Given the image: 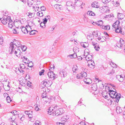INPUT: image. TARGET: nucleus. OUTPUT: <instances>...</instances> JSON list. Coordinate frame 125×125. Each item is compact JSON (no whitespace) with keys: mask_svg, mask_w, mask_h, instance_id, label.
I'll use <instances>...</instances> for the list:
<instances>
[{"mask_svg":"<svg viewBox=\"0 0 125 125\" xmlns=\"http://www.w3.org/2000/svg\"><path fill=\"white\" fill-rule=\"evenodd\" d=\"M92 35L91 34H88L87 38L89 40H92V38H90L91 37Z\"/></svg>","mask_w":125,"mask_h":125,"instance_id":"obj_49","label":"nucleus"},{"mask_svg":"<svg viewBox=\"0 0 125 125\" xmlns=\"http://www.w3.org/2000/svg\"><path fill=\"white\" fill-rule=\"evenodd\" d=\"M115 29V32L117 33H120L121 34H123L124 32L121 31V28L120 27H116L115 28H114Z\"/></svg>","mask_w":125,"mask_h":125,"instance_id":"obj_12","label":"nucleus"},{"mask_svg":"<svg viewBox=\"0 0 125 125\" xmlns=\"http://www.w3.org/2000/svg\"><path fill=\"white\" fill-rule=\"evenodd\" d=\"M81 45L82 46L85 48L88 46L89 44L88 42H81Z\"/></svg>","mask_w":125,"mask_h":125,"instance_id":"obj_20","label":"nucleus"},{"mask_svg":"<svg viewBox=\"0 0 125 125\" xmlns=\"http://www.w3.org/2000/svg\"><path fill=\"white\" fill-rule=\"evenodd\" d=\"M109 92L110 96L112 98H114L115 95L116 93L115 91L110 90L109 91Z\"/></svg>","mask_w":125,"mask_h":125,"instance_id":"obj_13","label":"nucleus"},{"mask_svg":"<svg viewBox=\"0 0 125 125\" xmlns=\"http://www.w3.org/2000/svg\"><path fill=\"white\" fill-rule=\"evenodd\" d=\"M64 123L57 122L56 123V125H64Z\"/></svg>","mask_w":125,"mask_h":125,"instance_id":"obj_63","label":"nucleus"},{"mask_svg":"<svg viewBox=\"0 0 125 125\" xmlns=\"http://www.w3.org/2000/svg\"><path fill=\"white\" fill-rule=\"evenodd\" d=\"M77 67L76 65L74 66L73 68V71L74 72H75L77 70Z\"/></svg>","mask_w":125,"mask_h":125,"instance_id":"obj_45","label":"nucleus"},{"mask_svg":"<svg viewBox=\"0 0 125 125\" xmlns=\"http://www.w3.org/2000/svg\"><path fill=\"white\" fill-rule=\"evenodd\" d=\"M92 6L93 7L96 8H98L99 7V3L96 1H94L91 4Z\"/></svg>","mask_w":125,"mask_h":125,"instance_id":"obj_15","label":"nucleus"},{"mask_svg":"<svg viewBox=\"0 0 125 125\" xmlns=\"http://www.w3.org/2000/svg\"><path fill=\"white\" fill-rule=\"evenodd\" d=\"M47 83L46 80H44L41 82V85H43L44 86H45L46 87L47 86Z\"/></svg>","mask_w":125,"mask_h":125,"instance_id":"obj_35","label":"nucleus"},{"mask_svg":"<svg viewBox=\"0 0 125 125\" xmlns=\"http://www.w3.org/2000/svg\"><path fill=\"white\" fill-rule=\"evenodd\" d=\"M116 111L118 114H120L121 113H122V111L121 108L119 106H117L116 107Z\"/></svg>","mask_w":125,"mask_h":125,"instance_id":"obj_24","label":"nucleus"},{"mask_svg":"<svg viewBox=\"0 0 125 125\" xmlns=\"http://www.w3.org/2000/svg\"><path fill=\"white\" fill-rule=\"evenodd\" d=\"M121 94H117L116 93L115 95L114 98L116 99V102L117 103L118 102L120 98Z\"/></svg>","mask_w":125,"mask_h":125,"instance_id":"obj_16","label":"nucleus"},{"mask_svg":"<svg viewBox=\"0 0 125 125\" xmlns=\"http://www.w3.org/2000/svg\"><path fill=\"white\" fill-rule=\"evenodd\" d=\"M68 119L69 118H62L61 119V121H62L63 123H64L63 122H66Z\"/></svg>","mask_w":125,"mask_h":125,"instance_id":"obj_51","label":"nucleus"},{"mask_svg":"<svg viewBox=\"0 0 125 125\" xmlns=\"http://www.w3.org/2000/svg\"><path fill=\"white\" fill-rule=\"evenodd\" d=\"M34 14L33 13H30V15H29V17L30 18H31L32 17H33L34 16Z\"/></svg>","mask_w":125,"mask_h":125,"instance_id":"obj_64","label":"nucleus"},{"mask_svg":"<svg viewBox=\"0 0 125 125\" xmlns=\"http://www.w3.org/2000/svg\"><path fill=\"white\" fill-rule=\"evenodd\" d=\"M15 120V119L14 118H10L9 119V120L12 122H12H14Z\"/></svg>","mask_w":125,"mask_h":125,"instance_id":"obj_60","label":"nucleus"},{"mask_svg":"<svg viewBox=\"0 0 125 125\" xmlns=\"http://www.w3.org/2000/svg\"><path fill=\"white\" fill-rule=\"evenodd\" d=\"M66 5L67 6L69 7L72 6L74 5L72 2L71 1H67L66 3Z\"/></svg>","mask_w":125,"mask_h":125,"instance_id":"obj_26","label":"nucleus"},{"mask_svg":"<svg viewBox=\"0 0 125 125\" xmlns=\"http://www.w3.org/2000/svg\"><path fill=\"white\" fill-rule=\"evenodd\" d=\"M46 80L47 84V86H50L52 84V82L51 81H48L47 80Z\"/></svg>","mask_w":125,"mask_h":125,"instance_id":"obj_32","label":"nucleus"},{"mask_svg":"<svg viewBox=\"0 0 125 125\" xmlns=\"http://www.w3.org/2000/svg\"><path fill=\"white\" fill-rule=\"evenodd\" d=\"M27 85L29 87H30L31 85V83L29 81L27 83Z\"/></svg>","mask_w":125,"mask_h":125,"instance_id":"obj_59","label":"nucleus"},{"mask_svg":"<svg viewBox=\"0 0 125 125\" xmlns=\"http://www.w3.org/2000/svg\"><path fill=\"white\" fill-rule=\"evenodd\" d=\"M3 42V38L2 37H0V44L2 45Z\"/></svg>","mask_w":125,"mask_h":125,"instance_id":"obj_52","label":"nucleus"},{"mask_svg":"<svg viewBox=\"0 0 125 125\" xmlns=\"http://www.w3.org/2000/svg\"><path fill=\"white\" fill-rule=\"evenodd\" d=\"M54 7L57 9L58 11L61 10L62 9V6L60 5L55 4L54 5Z\"/></svg>","mask_w":125,"mask_h":125,"instance_id":"obj_19","label":"nucleus"},{"mask_svg":"<svg viewBox=\"0 0 125 125\" xmlns=\"http://www.w3.org/2000/svg\"><path fill=\"white\" fill-rule=\"evenodd\" d=\"M8 27L10 28H11L13 26V24L12 21L10 19V20L8 21Z\"/></svg>","mask_w":125,"mask_h":125,"instance_id":"obj_23","label":"nucleus"},{"mask_svg":"<svg viewBox=\"0 0 125 125\" xmlns=\"http://www.w3.org/2000/svg\"><path fill=\"white\" fill-rule=\"evenodd\" d=\"M21 30L23 33L27 34L28 33V31L26 27H25L23 26L21 27Z\"/></svg>","mask_w":125,"mask_h":125,"instance_id":"obj_17","label":"nucleus"},{"mask_svg":"<svg viewBox=\"0 0 125 125\" xmlns=\"http://www.w3.org/2000/svg\"><path fill=\"white\" fill-rule=\"evenodd\" d=\"M44 70L43 69L39 73V74L40 76L42 75H43V73L44 72Z\"/></svg>","mask_w":125,"mask_h":125,"instance_id":"obj_53","label":"nucleus"},{"mask_svg":"<svg viewBox=\"0 0 125 125\" xmlns=\"http://www.w3.org/2000/svg\"><path fill=\"white\" fill-rule=\"evenodd\" d=\"M13 46L14 47V48H16V47H19L21 46V44L20 41L14 40H13V42H11L10 43V46L9 48H10L12 46Z\"/></svg>","mask_w":125,"mask_h":125,"instance_id":"obj_3","label":"nucleus"},{"mask_svg":"<svg viewBox=\"0 0 125 125\" xmlns=\"http://www.w3.org/2000/svg\"><path fill=\"white\" fill-rule=\"evenodd\" d=\"M13 32L14 33V34H18V32H17V30L15 29H14L12 30Z\"/></svg>","mask_w":125,"mask_h":125,"instance_id":"obj_62","label":"nucleus"},{"mask_svg":"<svg viewBox=\"0 0 125 125\" xmlns=\"http://www.w3.org/2000/svg\"><path fill=\"white\" fill-rule=\"evenodd\" d=\"M69 56L70 57L71 56H72V57H71V58H75L77 57V55L76 53H73V54L70 55H69Z\"/></svg>","mask_w":125,"mask_h":125,"instance_id":"obj_43","label":"nucleus"},{"mask_svg":"<svg viewBox=\"0 0 125 125\" xmlns=\"http://www.w3.org/2000/svg\"><path fill=\"white\" fill-rule=\"evenodd\" d=\"M88 63L87 66L93 69L94 68L95 66V64L94 61L92 60L88 61L87 62Z\"/></svg>","mask_w":125,"mask_h":125,"instance_id":"obj_8","label":"nucleus"},{"mask_svg":"<svg viewBox=\"0 0 125 125\" xmlns=\"http://www.w3.org/2000/svg\"><path fill=\"white\" fill-rule=\"evenodd\" d=\"M83 17V18L84 19V21L85 22H87V18L86 17V16L85 15H84Z\"/></svg>","mask_w":125,"mask_h":125,"instance_id":"obj_54","label":"nucleus"},{"mask_svg":"<svg viewBox=\"0 0 125 125\" xmlns=\"http://www.w3.org/2000/svg\"><path fill=\"white\" fill-rule=\"evenodd\" d=\"M46 23L43 21L41 22L40 24V26L43 28H44L45 27V24Z\"/></svg>","mask_w":125,"mask_h":125,"instance_id":"obj_33","label":"nucleus"},{"mask_svg":"<svg viewBox=\"0 0 125 125\" xmlns=\"http://www.w3.org/2000/svg\"><path fill=\"white\" fill-rule=\"evenodd\" d=\"M120 42L121 44L120 45L118 44V46H117L119 48H121L123 47V46H124V47H125V44L124 43V41L122 39H120Z\"/></svg>","mask_w":125,"mask_h":125,"instance_id":"obj_14","label":"nucleus"},{"mask_svg":"<svg viewBox=\"0 0 125 125\" xmlns=\"http://www.w3.org/2000/svg\"><path fill=\"white\" fill-rule=\"evenodd\" d=\"M101 28L103 29L109 30L110 29V26L109 25H103Z\"/></svg>","mask_w":125,"mask_h":125,"instance_id":"obj_28","label":"nucleus"},{"mask_svg":"<svg viewBox=\"0 0 125 125\" xmlns=\"http://www.w3.org/2000/svg\"><path fill=\"white\" fill-rule=\"evenodd\" d=\"M93 34V35L96 37L97 36H98V31H94Z\"/></svg>","mask_w":125,"mask_h":125,"instance_id":"obj_47","label":"nucleus"},{"mask_svg":"<svg viewBox=\"0 0 125 125\" xmlns=\"http://www.w3.org/2000/svg\"><path fill=\"white\" fill-rule=\"evenodd\" d=\"M30 111H25V114L27 115H28V117H31V116L30 115L31 114H30Z\"/></svg>","mask_w":125,"mask_h":125,"instance_id":"obj_44","label":"nucleus"},{"mask_svg":"<svg viewBox=\"0 0 125 125\" xmlns=\"http://www.w3.org/2000/svg\"><path fill=\"white\" fill-rule=\"evenodd\" d=\"M59 76L61 77H65L67 75V73L65 70L63 69L59 72Z\"/></svg>","mask_w":125,"mask_h":125,"instance_id":"obj_9","label":"nucleus"},{"mask_svg":"<svg viewBox=\"0 0 125 125\" xmlns=\"http://www.w3.org/2000/svg\"><path fill=\"white\" fill-rule=\"evenodd\" d=\"M26 19H21L20 21V22L22 24H24L25 23H26Z\"/></svg>","mask_w":125,"mask_h":125,"instance_id":"obj_42","label":"nucleus"},{"mask_svg":"<svg viewBox=\"0 0 125 125\" xmlns=\"http://www.w3.org/2000/svg\"><path fill=\"white\" fill-rule=\"evenodd\" d=\"M95 23L100 26L101 28L102 27V26H103V22L102 20H100L98 21H97L96 23Z\"/></svg>","mask_w":125,"mask_h":125,"instance_id":"obj_25","label":"nucleus"},{"mask_svg":"<svg viewBox=\"0 0 125 125\" xmlns=\"http://www.w3.org/2000/svg\"><path fill=\"white\" fill-rule=\"evenodd\" d=\"M44 12V11H39L37 13V15L40 17H42L43 15V12Z\"/></svg>","mask_w":125,"mask_h":125,"instance_id":"obj_30","label":"nucleus"},{"mask_svg":"<svg viewBox=\"0 0 125 125\" xmlns=\"http://www.w3.org/2000/svg\"><path fill=\"white\" fill-rule=\"evenodd\" d=\"M91 87L92 90L95 92L94 93H93L94 94H98L99 90H97V87L96 84L94 83L92 84V85Z\"/></svg>","mask_w":125,"mask_h":125,"instance_id":"obj_6","label":"nucleus"},{"mask_svg":"<svg viewBox=\"0 0 125 125\" xmlns=\"http://www.w3.org/2000/svg\"><path fill=\"white\" fill-rule=\"evenodd\" d=\"M88 15L91 16H94L95 15V14L93 12L91 11H88L87 13Z\"/></svg>","mask_w":125,"mask_h":125,"instance_id":"obj_31","label":"nucleus"},{"mask_svg":"<svg viewBox=\"0 0 125 125\" xmlns=\"http://www.w3.org/2000/svg\"><path fill=\"white\" fill-rule=\"evenodd\" d=\"M120 22L118 20H117L115 23H114L113 25V28H115L116 27H119V24Z\"/></svg>","mask_w":125,"mask_h":125,"instance_id":"obj_21","label":"nucleus"},{"mask_svg":"<svg viewBox=\"0 0 125 125\" xmlns=\"http://www.w3.org/2000/svg\"><path fill=\"white\" fill-rule=\"evenodd\" d=\"M47 75L50 80H53L56 78V75L52 72H48Z\"/></svg>","mask_w":125,"mask_h":125,"instance_id":"obj_7","label":"nucleus"},{"mask_svg":"<svg viewBox=\"0 0 125 125\" xmlns=\"http://www.w3.org/2000/svg\"><path fill=\"white\" fill-rule=\"evenodd\" d=\"M6 100L7 102L8 103H10L12 101L11 99L9 96H8L6 97Z\"/></svg>","mask_w":125,"mask_h":125,"instance_id":"obj_37","label":"nucleus"},{"mask_svg":"<svg viewBox=\"0 0 125 125\" xmlns=\"http://www.w3.org/2000/svg\"><path fill=\"white\" fill-rule=\"evenodd\" d=\"M36 32H37L36 30H31L30 32V34L31 35H34L35 34Z\"/></svg>","mask_w":125,"mask_h":125,"instance_id":"obj_39","label":"nucleus"},{"mask_svg":"<svg viewBox=\"0 0 125 125\" xmlns=\"http://www.w3.org/2000/svg\"><path fill=\"white\" fill-rule=\"evenodd\" d=\"M75 4L77 6H81V5H82L83 3L81 1H78L77 2H75Z\"/></svg>","mask_w":125,"mask_h":125,"instance_id":"obj_34","label":"nucleus"},{"mask_svg":"<svg viewBox=\"0 0 125 125\" xmlns=\"http://www.w3.org/2000/svg\"><path fill=\"white\" fill-rule=\"evenodd\" d=\"M42 97L44 101V103L46 104V103H49L50 102V100L46 96H44L43 94L42 95Z\"/></svg>","mask_w":125,"mask_h":125,"instance_id":"obj_10","label":"nucleus"},{"mask_svg":"<svg viewBox=\"0 0 125 125\" xmlns=\"http://www.w3.org/2000/svg\"><path fill=\"white\" fill-rule=\"evenodd\" d=\"M88 49H86L84 52V56H85V59L86 61L88 62V61H91L93 59V57L92 55H90L89 54V52H87Z\"/></svg>","mask_w":125,"mask_h":125,"instance_id":"obj_4","label":"nucleus"},{"mask_svg":"<svg viewBox=\"0 0 125 125\" xmlns=\"http://www.w3.org/2000/svg\"><path fill=\"white\" fill-rule=\"evenodd\" d=\"M37 4L36 5H34L32 7L33 9H35V8H38L39 9V6H38V5H39L40 4V1H39V2L38 3V0H37Z\"/></svg>","mask_w":125,"mask_h":125,"instance_id":"obj_27","label":"nucleus"},{"mask_svg":"<svg viewBox=\"0 0 125 125\" xmlns=\"http://www.w3.org/2000/svg\"><path fill=\"white\" fill-rule=\"evenodd\" d=\"M115 71V69H114L112 70L111 72L109 73V74H113L114 73Z\"/></svg>","mask_w":125,"mask_h":125,"instance_id":"obj_61","label":"nucleus"},{"mask_svg":"<svg viewBox=\"0 0 125 125\" xmlns=\"http://www.w3.org/2000/svg\"><path fill=\"white\" fill-rule=\"evenodd\" d=\"M111 0H102V2L104 4H106L110 2Z\"/></svg>","mask_w":125,"mask_h":125,"instance_id":"obj_48","label":"nucleus"},{"mask_svg":"<svg viewBox=\"0 0 125 125\" xmlns=\"http://www.w3.org/2000/svg\"><path fill=\"white\" fill-rule=\"evenodd\" d=\"M87 76V74L86 73L83 71L77 74L76 76V77L77 79H80L83 78H84Z\"/></svg>","mask_w":125,"mask_h":125,"instance_id":"obj_5","label":"nucleus"},{"mask_svg":"<svg viewBox=\"0 0 125 125\" xmlns=\"http://www.w3.org/2000/svg\"><path fill=\"white\" fill-rule=\"evenodd\" d=\"M124 17V15L123 14L118 13V14L117 18L119 20L123 19Z\"/></svg>","mask_w":125,"mask_h":125,"instance_id":"obj_22","label":"nucleus"},{"mask_svg":"<svg viewBox=\"0 0 125 125\" xmlns=\"http://www.w3.org/2000/svg\"><path fill=\"white\" fill-rule=\"evenodd\" d=\"M73 51L74 52L76 53L79 51V48L77 47H75L74 48Z\"/></svg>","mask_w":125,"mask_h":125,"instance_id":"obj_40","label":"nucleus"},{"mask_svg":"<svg viewBox=\"0 0 125 125\" xmlns=\"http://www.w3.org/2000/svg\"><path fill=\"white\" fill-rule=\"evenodd\" d=\"M33 125H40L39 121L38 120L36 121L35 123L33 124Z\"/></svg>","mask_w":125,"mask_h":125,"instance_id":"obj_55","label":"nucleus"},{"mask_svg":"<svg viewBox=\"0 0 125 125\" xmlns=\"http://www.w3.org/2000/svg\"><path fill=\"white\" fill-rule=\"evenodd\" d=\"M94 46V48L96 51H98L100 49V47L98 46Z\"/></svg>","mask_w":125,"mask_h":125,"instance_id":"obj_57","label":"nucleus"},{"mask_svg":"<svg viewBox=\"0 0 125 125\" xmlns=\"http://www.w3.org/2000/svg\"><path fill=\"white\" fill-rule=\"evenodd\" d=\"M21 46V48L22 51H26L27 49V47L26 46Z\"/></svg>","mask_w":125,"mask_h":125,"instance_id":"obj_46","label":"nucleus"},{"mask_svg":"<svg viewBox=\"0 0 125 125\" xmlns=\"http://www.w3.org/2000/svg\"><path fill=\"white\" fill-rule=\"evenodd\" d=\"M41 9L42 11H44L45 10L46 8L44 6H42L41 7Z\"/></svg>","mask_w":125,"mask_h":125,"instance_id":"obj_58","label":"nucleus"},{"mask_svg":"<svg viewBox=\"0 0 125 125\" xmlns=\"http://www.w3.org/2000/svg\"><path fill=\"white\" fill-rule=\"evenodd\" d=\"M10 18V17L8 18L7 17H4L3 19L1 20V22L4 24H6L8 21H9Z\"/></svg>","mask_w":125,"mask_h":125,"instance_id":"obj_11","label":"nucleus"},{"mask_svg":"<svg viewBox=\"0 0 125 125\" xmlns=\"http://www.w3.org/2000/svg\"><path fill=\"white\" fill-rule=\"evenodd\" d=\"M110 64L113 67V68H114V69H115V68L116 67L117 65L115 63H114L113 62H111L110 63Z\"/></svg>","mask_w":125,"mask_h":125,"instance_id":"obj_41","label":"nucleus"},{"mask_svg":"<svg viewBox=\"0 0 125 125\" xmlns=\"http://www.w3.org/2000/svg\"><path fill=\"white\" fill-rule=\"evenodd\" d=\"M14 48V47L12 46L10 48H9V51L11 54H13L15 55L17 57H20L21 55V52L20 49L17 48Z\"/></svg>","mask_w":125,"mask_h":125,"instance_id":"obj_2","label":"nucleus"},{"mask_svg":"<svg viewBox=\"0 0 125 125\" xmlns=\"http://www.w3.org/2000/svg\"><path fill=\"white\" fill-rule=\"evenodd\" d=\"M27 63H28V66L29 67H31L33 65V63L31 61L29 62V63L27 62Z\"/></svg>","mask_w":125,"mask_h":125,"instance_id":"obj_38","label":"nucleus"},{"mask_svg":"<svg viewBox=\"0 0 125 125\" xmlns=\"http://www.w3.org/2000/svg\"><path fill=\"white\" fill-rule=\"evenodd\" d=\"M20 68L23 69H25V67L24 65L23 64H21L20 65Z\"/></svg>","mask_w":125,"mask_h":125,"instance_id":"obj_56","label":"nucleus"},{"mask_svg":"<svg viewBox=\"0 0 125 125\" xmlns=\"http://www.w3.org/2000/svg\"><path fill=\"white\" fill-rule=\"evenodd\" d=\"M14 115H16L15 117H17V111L15 110L14 111H12L11 113Z\"/></svg>","mask_w":125,"mask_h":125,"instance_id":"obj_36","label":"nucleus"},{"mask_svg":"<svg viewBox=\"0 0 125 125\" xmlns=\"http://www.w3.org/2000/svg\"><path fill=\"white\" fill-rule=\"evenodd\" d=\"M57 106H54L52 105L50 106L48 109V112L49 115H52L53 116H57L63 113V111L62 108L57 109L54 111L52 112L54 110L56 109Z\"/></svg>","mask_w":125,"mask_h":125,"instance_id":"obj_1","label":"nucleus"},{"mask_svg":"<svg viewBox=\"0 0 125 125\" xmlns=\"http://www.w3.org/2000/svg\"><path fill=\"white\" fill-rule=\"evenodd\" d=\"M26 27L28 30V32H30V30L31 29L30 26L28 25L26 26Z\"/></svg>","mask_w":125,"mask_h":125,"instance_id":"obj_50","label":"nucleus"},{"mask_svg":"<svg viewBox=\"0 0 125 125\" xmlns=\"http://www.w3.org/2000/svg\"><path fill=\"white\" fill-rule=\"evenodd\" d=\"M34 2L33 0H28V6L30 7L32 5Z\"/></svg>","mask_w":125,"mask_h":125,"instance_id":"obj_29","label":"nucleus"},{"mask_svg":"<svg viewBox=\"0 0 125 125\" xmlns=\"http://www.w3.org/2000/svg\"><path fill=\"white\" fill-rule=\"evenodd\" d=\"M83 81L86 83L87 84H90L92 83L91 80L89 78L85 79Z\"/></svg>","mask_w":125,"mask_h":125,"instance_id":"obj_18","label":"nucleus"}]
</instances>
